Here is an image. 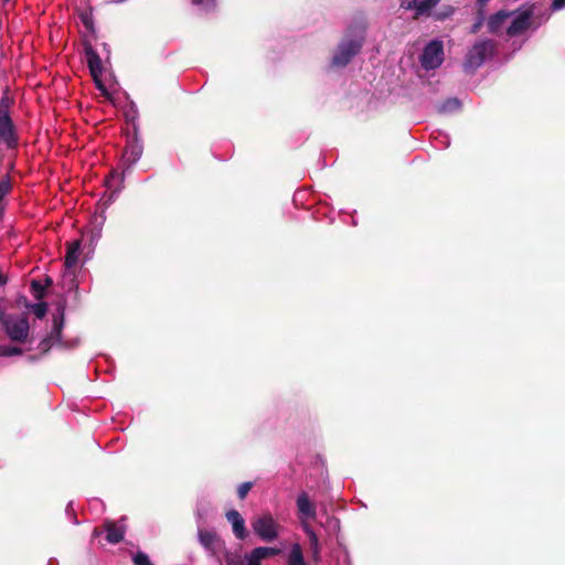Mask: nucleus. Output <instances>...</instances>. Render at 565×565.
Returning <instances> with one entry per match:
<instances>
[{
	"label": "nucleus",
	"instance_id": "obj_1",
	"mask_svg": "<svg viewBox=\"0 0 565 565\" xmlns=\"http://www.w3.org/2000/svg\"><path fill=\"white\" fill-rule=\"evenodd\" d=\"M532 15L531 7H524L515 11L500 10L489 17L487 28L494 35L515 36L530 28Z\"/></svg>",
	"mask_w": 565,
	"mask_h": 565
},
{
	"label": "nucleus",
	"instance_id": "obj_2",
	"mask_svg": "<svg viewBox=\"0 0 565 565\" xmlns=\"http://www.w3.org/2000/svg\"><path fill=\"white\" fill-rule=\"evenodd\" d=\"M363 43V32L359 30L352 35H345L332 57V66L344 67L356 55Z\"/></svg>",
	"mask_w": 565,
	"mask_h": 565
},
{
	"label": "nucleus",
	"instance_id": "obj_3",
	"mask_svg": "<svg viewBox=\"0 0 565 565\" xmlns=\"http://www.w3.org/2000/svg\"><path fill=\"white\" fill-rule=\"evenodd\" d=\"M0 327L14 342H25L29 337V321L23 316L4 315L0 311Z\"/></svg>",
	"mask_w": 565,
	"mask_h": 565
},
{
	"label": "nucleus",
	"instance_id": "obj_4",
	"mask_svg": "<svg viewBox=\"0 0 565 565\" xmlns=\"http://www.w3.org/2000/svg\"><path fill=\"white\" fill-rule=\"evenodd\" d=\"M252 529L262 541L273 542L278 539L282 527L271 513L265 512L253 520Z\"/></svg>",
	"mask_w": 565,
	"mask_h": 565
},
{
	"label": "nucleus",
	"instance_id": "obj_5",
	"mask_svg": "<svg viewBox=\"0 0 565 565\" xmlns=\"http://www.w3.org/2000/svg\"><path fill=\"white\" fill-rule=\"evenodd\" d=\"M494 43L491 40L477 42L468 52L465 68L476 70L481 66L484 61L492 55Z\"/></svg>",
	"mask_w": 565,
	"mask_h": 565
},
{
	"label": "nucleus",
	"instance_id": "obj_6",
	"mask_svg": "<svg viewBox=\"0 0 565 565\" xmlns=\"http://www.w3.org/2000/svg\"><path fill=\"white\" fill-rule=\"evenodd\" d=\"M0 141L8 148L17 146V135L13 122L10 118L9 103L6 98L0 100Z\"/></svg>",
	"mask_w": 565,
	"mask_h": 565
},
{
	"label": "nucleus",
	"instance_id": "obj_7",
	"mask_svg": "<svg viewBox=\"0 0 565 565\" xmlns=\"http://www.w3.org/2000/svg\"><path fill=\"white\" fill-rule=\"evenodd\" d=\"M444 61V45L439 40L426 44L420 56L423 68L430 71L439 67Z\"/></svg>",
	"mask_w": 565,
	"mask_h": 565
},
{
	"label": "nucleus",
	"instance_id": "obj_8",
	"mask_svg": "<svg viewBox=\"0 0 565 565\" xmlns=\"http://www.w3.org/2000/svg\"><path fill=\"white\" fill-rule=\"evenodd\" d=\"M142 154V145L137 137H134L127 142V146L122 152L121 161L125 166L122 174L126 173L140 158ZM124 175H121V180Z\"/></svg>",
	"mask_w": 565,
	"mask_h": 565
},
{
	"label": "nucleus",
	"instance_id": "obj_9",
	"mask_svg": "<svg viewBox=\"0 0 565 565\" xmlns=\"http://www.w3.org/2000/svg\"><path fill=\"white\" fill-rule=\"evenodd\" d=\"M440 0H401V7L414 12L416 18L430 17L431 10Z\"/></svg>",
	"mask_w": 565,
	"mask_h": 565
},
{
	"label": "nucleus",
	"instance_id": "obj_10",
	"mask_svg": "<svg viewBox=\"0 0 565 565\" xmlns=\"http://www.w3.org/2000/svg\"><path fill=\"white\" fill-rule=\"evenodd\" d=\"M85 56L90 74L94 77L98 89L105 92L103 84L98 79L103 72L102 60L98 53L90 45H85Z\"/></svg>",
	"mask_w": 565,
	"mask_h": 565
},
{
	"label": "nucleus",
	"instance_id": "obj_11",
	"mask_svg": "<svg viewBox=\"0 0 565 565\" xmlns=\"http://www.w3.org/2000/svg\"><path fill=\"white\" fill-rule=\"evenodd\" d=\"M226 519L232 525L235 537L238 540L246 539L247 530L245 526V521L241 513L236 510H230L226 512Z\"/></svg>",
	"mask_w": 565,
	"mask_h": 565
},
{
	"label": "nucleus",
	"instance_id": "obj_12",
	"mask_svg": "<svg viewBox=\"0 0 565 565\" xmlns=\"http://www.w3.org/2000/svg\"><path fill=\"white\" fill-rule=\"evenodd\" d=\"M296 504L300 519L313 520L316 518V504L309 499V495L306 492H302L297 497Z\"/></svg>",
	"mask_w": 565,
	"mask_h": 565
},
{
	"label": "nucleus",
	"instance_id": "obj_13",
	"mask_svg": "<svg viewBox=\"0 0 565 565\" xmlns=\"http://www.w3.org/2000/svg\"><path fill=\"white\" fill-rule=\"evenodd\" d=\"M199 541L202 546L211 553H216L222 546L220 537L210 531L199 530Z\"/></svg>",
	"mask_w": 565,
	"mask_h": 565
},
{
	"label": "nucleus",
	"instance_id": "obj_14",
	"mask_svg": "<svg viewBox=\"0 0 565 565\" xmlns=\"http://www.w3.org/2000/svg\"><path fill=\"white\" fill-rule=\"evenodd\" d=\"M105 527L107 532L106 540L108 543L117 544L124 539L126 532L125 525L115 522H107Z\"/></svg>",
	"mask_w": 565,
	"mask_h": 565
},
{
	"label": "nucleus",
	"instance_id": "obj_15",
	"mask_svg": "<svg viewBox=\"0 0 565 565\" xmlns=\"http://www.w3.org/2000/svg\"><path fill=\"white\" fill-rule=\"evenodd\" d=\"M79 254H81V242L74 241L73 243H71L68 245L67 253L65 256L66 268H72L77 264Z\"/></svg>",
	"mask_w": 565,
	"mask_h": 565
},
{
	"label": "nucleus",
	"instance_id": "obj_16",
	"mask_svg": "<svg viewBox=\"0 0 565 565\" xmlns=\"http://www.w3.org/2000/svg\"><path fill=\"white\" fill-rule=\"evenodd\" d=\"M288 565H306L299 544H294L288 554Z\"/></svg>",
	"mask_w": 565,
	"mask_h": 565
},
{
	"label": "nucleus",
	"instance_id": "obj_17",
	"mask_svg": "<svg viewBox=\"0 0 565 565\" xmlns=\"http://www.w3.org/2000/svg\"><path fill=\"white\" fill-rule=\"evenodd\" d=\"M455 12V9L451 6H441L436 11H431L430 15L438 21H444L451 17Z\"/></svg>",
	"mask_w": 565,
	"mask_h": 565
},
{
	"label": "nucleus",
	"instance_id": "obj_18",
	"mask_svg": "<svg viewBox=\"0 0 565 565\" xmlns=\"http://www.w3.org/2000/svg\"><path fill=\"white\" fill-rule=\"evenodd\" d=\"M25 307L31 310L38 319H42L47 311L45 302L26 303Z\"/></svg>",
	"mask_w": 565,
	"mask_h": 565
},
{
	"label": "nucleus",
	"instance_id": "obj_19",
	"mask_svg": "<svg viewBox=\"0 0 565 565\" xmlns=\"http://www.w3.org/2000/svg\"><path fill=\"white\" fill-rule=\"evenodd\" d=\"M460 105L461 104H460L459 99H457V98H449L439 107V111L440 113L455 111V110H458L460 108Z\"/></svg>",
	"mask_w": 565,
	"mask_h": 565
},
{
	"label": "nucleus",
	"instance_id": "obj_20",
	"mask_svg": "<svg viewBox=\"0 0 565 565\" xmlns=\"http://www.w3.org/2000/svg\"><path fill=\"white\" fill-rule=\"evenodd\" d=\"M22 350L18 347L10 344H0V356L21 355Z\"/></svg>",
	"mask_w": 565,
	"mask_h": 565
},
{
	"label": "nucleus",
	"instance_id": "obj_21",
	"mask_svg": "<svg viewBox=\"0 0 565 565\" xmlns=\"http://www.w3.org/2000/svg\"><path fill=\"white\" fill-rule=\"evenodd\" d=\"M192 3L201 11L207 12L215 7L216 0H192Z\"/></svg>",
	"mask_w": 565,
	"mask_h": 565
},
{
	"label": "nucleus",
	"instance_id": "obj_22",
	"mask_svg": "<svg viewBox=\"0 0 565 565\" xmlns=\"http://www.w3.org/2000/svg\"><path fill=\"white\" fill-rule=\"evenodd\" d=\"M12 185L8 177L0 179V202L10 192Z\"/></svg>",
	"mask_w": 565,
	"mask_h": 565
},
{
	"label": "nucleus",
	"instance_id": "obj_23",
	"mask_svg": "<svg viewBox=\"0 0 565 565\" xmlns=\"http://www.w3.org/2000/svg\"><path fill=\"white\" fill-rule=\"evenodd\" d=\"M257 553L264 558L279 554L280 550L275 547L259 546Z\"/></svg>",
	"mask_w": 565,
	"mask_h": 565
},
{
	"label": "nucleus",
	"instance_id": "obj_24",
	"mask_svg": "<svg viewBox=\"0 0 565 565\" xmlns=\"http://www.w3.org/2000/svg\"><path fill=\"white\" fill-rule=\"evenodd\" d=\"M264 559L263 556H260L257 553V548H254L247 556L246 562L247 565H260V562Z\"/></svg>",
	"mask_w": 565,
	"mask_h": 565
},
{
	"label": "nucleus",
	"instance_id": "obj_25",
	"mask_svg": "<svg viewBox=\"0 0 565 565\" xmlns=\"http://www.w3.org/2000/svg\"><path fill=\"white\" fill-rule=\"evenodd\" d=\"M134 563L135 565H152L148 555L142 552H138L134 555Z\"/></svg>",
	"mask_w": 565,
	"mask_h": 565
},
{
	"label": "nucleus",
	"instance_id": "obj_26",
	"mask_svg": "<svg viewBox=\"0 0 565 565\" xmlns=\"http://www.w3.org/2000/svg\"><path fill=\"white\" fill-rule=\"evenodd\" d=\"M250 489H252V482L241 483L237 489V494H238L239 499H244Z\"/></svg>",
	"mask_w": 565,
	"mask_h": 565
},
{
	"label": "nucleus",
	"instance_id": "obj_27",
	"mask_svg": "<svg viewBox=\"0 0 565 565\" xmlns=\"http://www.w3.org/2000/svg\"><path fill=\"white\" fill-rule=\"evenodd\" d=\"M300 521L305 533L308 535L309 539H313V536L317 534L315 533L312 527L307 523V519H300Z\"/></svg>",
	"mask_w": 565,
	"mask_h": 565
},
{
	"label": "nucleus",
	"instance_id": "obj_28",
	"mask_svg": "<svg viewBox=\"0 0 565 565\" xmlns=\"http://www.w3.org/2000/svg\"><path fill=\"white\" fill-rule=\"evenodd\" d=\"M125 116L127 121L134 122L137 117V110L135 109V106H131L130 109L126 110Z\"/></svg>",
	"mask_w": 565,
	"mask_h": 565
},
{
	"label": "nucleus",
	"instance_id": "obj_29",
	"mask_svg": "<svg viewBox=\"0 0 565 565\" xmlns=\"http://www.w3.org/2000/svg\"><path fill=\"white\" fill-rule=\"evenodd\" d=\"M309 541H310V546H311V550L313 551V554L318 555V553H319V540H318V536L315 535L313 539H309Z\"/></svg>",
	"mask_w": 565,
	"mask_h": 565
},
{
	"label": "nucleus",
	"instance_id": "obj_30",
	"mask_svg": "<svg viewBox=\"0 0 565 565\" xmlns=\"http://www.w3.org/2000/svg\"><path fill=\"white\" fill-rule=\"evenodd\" d=\"M565 8V0H553L551 9L553 11H558Z\"/></svg>",
	"mask_w": 565,
	"mask_h": 565
},
{
	"label": "nucleus",
	"instance_id": "obj_31",
	"mask_svg": "<svg viewBox=\"0 0 565 565\" xmlns=\"http://www.w3.org/2000/svg\"><path fill=\"white\" fill-rule=\"evenodd\" d=\"M62 324H63L62 321L61 322L55 321L53 333H56L57 338H60V335H61Z\"/></svg>",
	"mask_w": 565,
	"mask_h": 565
},
{
	"label": "nucleus",
	"instance_id": "obj_32",
	"mask_svg": "<svg viewBox=\"0 0 565 565\" xmlns=\"http://www.w3.org/2000/svg\"><path fill=\"white\" fill-rule=\"evenodd\" d=\"M482 22H483V18H482V17H480V18L478 19V21L473 24V26H472V30H471V31H472L473 33L478 32V30L480 29V26H481Z\"/></svg>",
	"mask_w": 565,
	"mask_h": 565
},
{
	"label": "nucleus",
	"instance_id": "obj_33",
	"mask_svg": "<svg viewBox=\"0 0 565 565\" xmlns=\"http://www.w3.org/2000/svg\"><path fill=\"white\" fill-rule=\"evenodd\" d=\"M82 20H83V23L85 24V26L87 29H92L93 28V22H92V20L87 15L83 17Z\"/></svg>",
	"mask_w": 565,
	"mask_h": 565
},
{
	"label": "nucleus",
	"instance_id": "obj_34",
	"mask_svg": "<svg viewBox=\"0 0 565 565\" xmlns=\"http://www.w3.org/2000/svg\"><path fill=\"white\" fill-rule=\"evenodd\" d=\"M41 288H42V287H41L40 282H38V281H35V280H33V281H32V289H34V290H36V291H40V290H41Z\"/></svg>",
	"mask_w": 565,
	"mask_h": 565
},
{
	"label": "nucleus",
	"instance_id": "obj_35",
	"mask_svg": "<svg viewBox=\"0 0 565 565\" xmlns=\"http://www.w3.org/2000/svg\"><path fill=\"white\" fill-rule=\"evenodd\" d=\"M117 177V173L116 172H113L111 175H110V179L107 180V186L108 188H111V181Z\"/></svg>",
	"mask_w": 565,
	"mask_h": 565
},
{
	"label": "nucleus",
	"instance_id": "obj_36",
	"mask_svg": "<svg viewBox=\"0 0 565 565\" xmlns=\"http://www.w3.org/2000/svg\"><path fill=\"white\" fill-rule=\"evenodd\" d=\"M487 2H488V0H478V4L480 8H483Z\"/></svg>",
	"mask_w": 565,
	"mask_h": 565
},
{
	"label": "nucleus",
	"instance_id": "obj_37",
	"mask_svg": "<svg viewBox=\"0 0 565 565\" xmlns=\"http://www.w3.org/2000/svg\"><path fill=\"white\" fill-rule=\"evenodd\" d=\"M4 284L3 277L0 275V286Z\"/></svg>",
	"mask_w": 565,
	"mask_h": 565
}]
</instances>
